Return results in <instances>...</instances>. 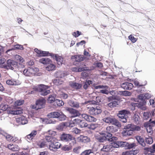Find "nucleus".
<instances>
[{"instance_id":"f257e3e1","label":"nucleus","mask_w":155,"mask_h":155,"mask_svg":"<svg viewBox=\"0 0 155 155\" xmlns=\"http://www.w3.org/2000/svg\"><path fill=\"white\" fill-rule=\"evenodd\" d=\"M124 129L122 134L124 136L127 137L132 135L134 131H140V128L139 126L131 124L124 126Z\"/></svg>"},{"instance_id":"f03ea898","label":"nucleus","mask_w":155,"mask_h":155,"mask_svg":"<svg viewBox=\"0 0 155 155\" xmlns=\"http://www.w3.org/2000/svg\"><path fill=\"white\" fill-rule=\"evenodd\" d=\"M47 116L49 118H57L60 121L66 120L67 118L66 116L61 111H54L48 114Z\"/></svg>"},{"instance_id":"7ed1b4c3","label":"nucleus","mask_w":155,"mask_h":155,"mask_svg":"<svg viewBox=\"0 0 155 155\" xmlns=\"http://www.w3.org/2000/svg\"><path fill=\"white\" fill-rule=\"evenodd\" d=\"M61 140L64 142L69 143V144L74 145L76 143L75 138L70 134H62L60 137Z\"/></svg>"},{"instance_id":"20e7f679","label":"nucleus","mask_w":155,"mask_h":155,"mask_svg":"<svg viewBox=\"0 0 155 155\" xmlns=\"http://www.w3.org/2000/svg\"><path fill=\"white\" fill-rule=\"evenodd\" d=\"M49 86L44 85H41L40 86L35 88V90L31 91V94L34 93V91H37L41 95L45 96L50 93V91L48 89Z\"/></svg>"},{"instance_id":"39448f33","label":"nucleus","mask_w":155,"mask_h":155,"mask_svg":"<svg viewBox=\"0 0 155 155\" xmlns=\"http://www.w3.org/2000/svg\"><path fill=\"white\" fill-rule=\"evenodd\" d=\"M112 136L111 133L102 132L99 133V134L95 135V137L98 142L102 143L108 141V137H110Z\"/></svg>"},{"instance_id":"423d86ee","label":"nucleus","mask_w":155,"mask_h":155,"mask_svg":"<svg viewBox=\"0 0 155 155\" xmlns=\"http://www.w3.org/2000/svg\"><path fill=\"white\" fill-rule=\"evenodd\" d=\"M130 112L126 110H123L119 111L117 116L120 118V120L123 123L127 122L128 115L130 114Z\"/></svg>"},{"instance_id":"0eeeda50","label":"nucleus","mask_w":155,"mask_h":155,"mask_svg":"<svg viewBox=\"0 0 155 155\" xmlns=\"http://www.w3.org/2000/svg\"><path fill=\"white\" fill-rule=\"evenodd\" d=\"M103 121L107 124H110L120 127H121L120 123L116 119L112 117H107L102 119Z\"/></svg>"},{"instance_id":"6e6552de","label":"nucleus","mask_w":155,"mask_h":155,"mask_svg":"<svg viewBox=\"0 0 155 155\" xmlns=\"http://www.w3.org/2000/svg\"><path fill=\"white\" fill-rule=\"evenodd\" d=\"M45 100L44 98L39 99L36 101L35 104L32 106V108L36 110L43 108L45 107Z\"/></svg>"},{"instance_id":"1a4fd4ad","label":"nucleus","mask_w":155,"mask_h":155,"mask_svg":"<svg viewBox=\"0 0 155 155\" xmlns=\"http://www.w3.org/2000/svg\"><path fill=\"white\" fill-rule=\"evenodd\" d=\"M18 63L15 61L10 59L8 60L7 61V64L5 65V69L13 70L18 68Z\"/></svg>"},{"instance_id":"9d476101","label":"nucleus","mask_w":155,"mask_h":155,"mask_svg":"<svg viewBox=\"0 0 155 155\" xmlns=\"http://www.w3.org/2000/svg\"><path fill=\"white\" fill-rule=\"evenodd\" d=\"M61 145V143L57 141L55 139V140L49 143V149L51 151L56 152L60 148Z\"/></svg>"},{"instance_id":"9b49d317","label":"nucleus","mask_w":155,"mask_h":155,"mask_svg":"<svg viewBox=\"0 0 155 155\" xmlns=\"http://www.w3.org/2000/svg\"><path fill=\"white\" fill-rule=\"evenodd\" d=\"M65 110L72 115L71 116V118L79 117L81 115L78 110L72 108L66 107Z\"/></svg>"},{"instance_id":"f8f14e48","label":"nucleus","mask_w":155,"mask_h":155,"mask_svg":"<svg viewBox=\"0 0 155 155\" xmlns=\"http://www.w3.org/2000/svg\"><path fill=\"white\" fill-rule=\"evenodd\" d=\"M102 110L99 106L92 107L90 108L88 110V112L92 115H97L101 113Z\"/></svg>"},{"instance_id":"ddd939ff","label":"nucleus","mask_w":155,"mask_h":155,"mask_svg":"<svg viewBox=\"0 0 155 155\" xmlns=\"http://www.w3.org/2000/svg\"><path fill=\"white\" fill-rule=\"evenodd\" d=\"M68 104L69 105L72 107L79 109L80 111L82 110L80 103L75 101L72 99L69 100L68 101Z\"/></svg>"},{"instance_id":"4468645a","label":"nucleus","mask_w":155,"mask_h":155,"mask_svg":"<svg viewBox=\"0 0 155 155\" xmlns=\"http://www.w3.org/2000/svg\"><path fill=\"white\" fill-rule=\"evenodd\" d=\"M145 103H146V102L145 101H143L141 102H139V103H131V105L134 107L132 108V110H134L135 109V107H137L142 110H145L146 109V107L145 106Z\"/></svg>"},{"instance_id":"2eb2a0df","label":"nucleus","mask_w":155,"mask_h":155,"mask_svg":"<svg viewBox=\"0 0 155 155\" xmlns=\"http://www.w3.org/2000/svg\"><path fill=\"white\" fill-rule=\"evenodd\" d=\"M81 116L82 118H84L85 120L89 122H95L97 120V119L94 117L89 115L86 114H82Z\"/></svg>"},{"instance_id":"dca6fc26","label":"nucleus","mask_w":155,"mask_h":155,"mask_svg":"<svg viewBox=\"0 0 155 155\" xmlns=\"http://www.w3.org/2000/svg\"><path fill=\"white\" fill-rule=\"evenodd\" d=\"M121 87L125 90H130L134 87L133 85L131 83L125 82L121 84L120 85Z\"/></svg>"},{"instance_id":"f3484780","label":"nucleus","mask_w":155,"mask_h":155,"mask_svg":"<svg viewBox=\"0 0 155 155\" xmlns=\"http://www.w3.org/2000/svg\"><path fill=\"white\" fill-rule=\"evenodd\" d=\"M78 139L80 142L84 143H89L91 141L90 138L89 137L83 135H81L78 137Z\"/></svg>"},{"instance_id":"a211bd4d","label":"nucleus","mask_w":155,"mask_h":155,"mask_svg":"<svg viewBox=\"0 0 155 155\" xmlns=\"http://www.w3.org/2000/svg\"><path fill=\"white\" fill-rule=\"evenodd\" d=\"M24 48L22 45L16 44L14 45V48H12L11 49L8 50L5 52V53L9 55H10L9 52L12 51L14 50L15 49H19L20 50H23L24 49Z\"/></svg>"},{"instance_id":"6ab92c4d","label":"nucleus","mask_w":155,"mask_h":155,"mask_svg":"<svg viewBox=\"0 0 155 155\" xmlns=\"http://www.w3.org/2000/svg\"><path fill=\"white\" fill-rule=\"evenodd\" d=\"M7 147L13 151H17L19 150V147L18 146L11 143L8 144Z\"/></svg>"},{"instance_id":"aec40b11","label":"nucleus","mask_w":155,"mask_h":155,"mask_svg":"<svg viewBox=\"0 0 155 155\" xmlns=\"http://www.w3.org/2000/svg\"><path fill=\"white\" fill-rule=\"evenodd\" d=\"M69 85L72 88L77 90L80 89L82 86L81 84L72 81L69 82Z\"/></svg>"},{"instance_id":"412c9836","label":"nucleus","mask_w":155,"mask_h":155,"mask_svg":"<svg viewBox=\"0 0 155 155\" xmlns=\"http://www.w3.org/2000/svg\"><path fill=\"white\" fill-rule=\"evenodd\" d=\"M39 62L43 64H50L51 62V59L48 58H43L40 59Z\"/></svg>"},{"instance_id":"4be33fe9","label":"nucleus","mask_w":155,"mask_h":155,"mask_svg":"<svg viewBox=\"0 0 155 155\" xmlns=\"http://www.w3.org/2000/svg\"><path fill=\"white\" fill-rule=\"evenodd\" d=\"M22 113V110L21 109H16L14 110H9L8 113L13 115L20 114Z\"/></svg>"},{"instance_id":"5701e85b","label":"nucleus","mask_w":155,"mask_h":155,"mask_svg":"<svg viewBox=\"0 0 155 155\" xmlns=\"http://www.w3.org/2000/svg\"><path fill=\"white\" fill-rule=\"evenodd\" d=\"M136 139L139 143L143 147L146 146V144L144 142V139L141 137L137 136L136 137Z\"/></svg>"},{"instance_id":"b1692460","label":"nucleus","mask_w":155,"mask_h":155,"mask_svg":"<svg viewBox=\"0 0 155 155\" xmlns=\"http://www.w3.org/2000/svg\"><path fill=\"white\" fill-rule=\"evenodd\" d=\"M107 133H114L117 131V128L114 127L113 126H108L106 128Z\"/></svg>"},{"instance_id":"393cba45","label":"nucleus","mask_w":155,"mask_h":155,"mask_svg":"<svg viewBox=\"0 0 155 155\" xmlns=\"http://www.w3.org/2000/svg\"><path fill=\"white\" fill-rule=\"evenodd\" d=\"M112 150L110 144L104 145L103 147L101 149V151L104 152L111 151Z\"/></svg>"},{"instance_id":"a878e982","label":"nucleus","mask_w":155,"mask_h":155,"mask_svg":"<svg viewBox=\"0 0 155 155\" xmlns=\"http://www.w3.org/2000/svg\"><path fill=\"white\" fill-rule=\"evenodd\" d=\"M72 58H74L76 62H80L81 61H83L84 58L83 55H78L74 56Z\"/></svg>"},{"instance_id":"bb28decb","label":"nucleus","mask_w":155,"mask_h":155,"mask_svg":"<svg viewBox=\"0 0 155 155\" xmlns=\"http://www.w3.org/2000/svg\"><path fill=\"white\" fill-rule=\"evenodd\" d=\"M28 68L31 72L33 73L32 74L33 76L36 75L37 73L39 71V69L38 68L34 67H29Z\"/></svg>"},{"instance_id":"cd10ccee","label":"nucleus","mask_w":155,"mask_h":155,"mask_svg":"<svg viewBox=\"0 0 155 155\" xmlns=\"http://www.w3.org/2000/svg\"><path fill=\"white\" fill-rule=\"evenodd\" d=\"M93 154H94V150L91 149L86 150L81 154V155H93Z\"/></svg>"},{"instance_id":"c85d7f7f","label":"nucleus","mask_w":155,"mask_h":155,"mask_svg":"<svg viewBox=\"0 0 155 155\" xmlns=\"http://www.w3.org/2000/svg\"><path fill=\"white\" fill-rule=\"evenodd\" d=\"M18 119L20 123L22 124H26L28 122V120L25 117H20Z\"/></svg>"},{"instance_id":"c756f323","label":"nucleus","mask_w":155,"mask_h":155,"mask_svg":"<svg viewBox=\"0 0 155 155\" xmlns=\"http://www.w3.org/2000/svg\"><path fill=\"white\" fill-rule=\"evenodd\" d=\"M65 75V73L61 71H58L55 74V76L59 78H62Z\"/></svg>"},{"instance_id":"7c9ffc66","label":"nucleus","mask_w":155,"mask_h":155,"mask_svg":"<svg viewBox=\"0 0 155 155\" xmlns=\"http://www.w3.org/2000/svg\"><path fill=\"white\" fill-rule=\"evenodd\" d=\"M23 74L26 76L32 77L33 76L32 74L33 73H32L30 71L29 68L25 69L23 71Z\"/></svg>"},{"instance_id":"2f4dec72","label":"nucleus","mask_w":155,"mask_h":155,"mask_svg":"<svg viewBox=\"0 0 155 155\" xmlns=\"http://www.w3.org/2000/svg\"><path fill=\"white\" fill-rule=\"evenodd\" d=\"M144 150L150 153H155V144L152 145V147H145Z\"/></svg>"},{"instance_id":"473e14b6","label":"nucleus","mask_w":155,"mask_h":155,"mask_svg":"<svg viewBox=\"0 0 155 155\" xmlns=\"http://www.w3.org/2000/svg\"><path fill=\"white\" fill-rule=\"evenodd\" d=\"M140 117L139 115L136 114H134L132 117L133 121L136 124H138L139 123V119Z\"/></svg>"},{"instance_id":"72a5a7b5","label":"nucleus","mask_w":155,"mask_h":155,"mask_svg":"<svg viewBox=\"0 0 155 155\" xmlns=\"http://www.w3.org/2000/svg\"><path fill=\"white\" fill-rule=\"evenodd\" d=\"M79 125L81 128H84L86 127H88V124H87L85 121L83 120H81L79 122Z\"/></svg>"},{"instance_id":"f704fd0d","label":"nucleus","mask_w":155,"mask_h":155,"mask_svg":"<svg viewBox=\"0 0 155 155\" xmlns=\"http://www.w3.org/2000/svg\"><path fill=\"white\" fill-rule=\"evenodd\" d=\"M55 57V59L57 62L58 64L59 65H61L63 62V58L58 55H56Z\"/></svg>"},{"instance_id":"c9c22d12","label":"nucleus","mask_w":155,"mask_h":155,"mask_svg":"<svg viewBox=\"0 0 155 155\" xmlns=\"http://www.w3.org/2000/svg\"><path fill=\"white\" fill-rule=\"evenodd\" d=\"M55 65L53 64H51L48 65L46 67V69L48 71H52L55 70Z\"/></svg>"},{"instance_id":"e433bc0d","label":"nucleus","mask_w":155,"mask_h":155,"mask_svg":"<svg viewBox=\"0 0 155 155\" xmlns=\"http://www.w3.org/2000/svg\"><path fill=\"white\" fill-rule=\"evenodd\" d=\"M80 120L81 119L78 118L73 119V118H71V120L70 122V125L72 124H73L74 125L76 124H78L79 125Z\"/></svg>"},{"instance_id":"4c0bfd02","label":"nucleus","mask_w":155,"mask_h":155,"mask_svg":"<svg viewBox=\"0 0 155 155\" xmlns=\"http://www.w3.org/2000/svg\"><path fill=\"white\" fill-rule=\"evenodd\" d=\"M119 93L121 95L125 96H130L132 94L130 92L127 91H120Z\"/></svg>"},{"instance_id":"58836bf2","label":"nucleus","mask_w":155,"mask_h":155,"mask_svg":"<svg viewBox=\"0 0 155 155\" xmlns=\"http://www.w3.org/2000/svg\"><path fill=\"white\" fill-rule=\"evenodd\" d=\"M8 108V105L7 104H1L0 105V110H1L3 111H5L8 110V111L9 110Z\"/></svg>"},{"instance_id":"ea45409f","label":"nucleus","mask_w":155,"mask_h":155,"mask_svg":"<svg viewBox=\"0 0 155 155\" xmlns=\"http://www.w3.org/2000/svg\"><path fill=\"white\" fill-rule=\"evenodd\" d=\"M46 140L48 142L51 143L54 140H55V138L52 136L49 135L46 136L45 137Z\"/></svg>"},{"instance_id":"a19ab883","label":"nucleus","mask_w":155,"mask_h":155,"mask_svg":"<svg viewBox=\"0 0 155 155\" xmlns=\"http://www.w3.org/2000/svg\"><path fill=\"white\" fill-rule=\"evenodd\" d=\"M56 100L54 95H50L48 98V101L50 103H52L54 102H55Z\"/></svg>"},{"instance_id":"79ce46f5","label":"nucleus","mask_w":155,"mask_h":155,"mask_svg":"<svg viewBox=\"0 0 155 155\" xmlns=\"http://www.w3.org/2000/svg\"><path fill=\"white\" fill-rule=\"evenodd\" d=\"M73 145L70 144V146H68V145L62 147V150L65 151H68L72 149V146Z\"/></svg>"},{"instance_id":"37998d69","label":"nucleus","mask_w":155,"mask_h":155,"mask_svg":"<svg viewBox=\"0 0 155 155\" xmlns=\"http://www.w3.org/2000/svg\"><path fill=\"white\" fill-rule=\"evenodd\" d=\"M94 88L97 89H108L109 88L108 86L107 85H99L94 86Z\"/></svg>"},{"instance_id":"c03bdc74","label":"nucleus","mask_w":155,"mask_h":155,"mask_svg":"<svg viewBox=\"0 0 155 155\" xmlns=\"http://www.w3.org/2000/svg\"><path fill=\"white\" fill-rule=\"evenodd\" d=\"M145 141L148 144H151L153 142V140L152 137H146Z\"/></svg>"},{"instance_id":"a18cd8bd","label":"nucleus","mask_w":155,"mask_h":155,"mask_svg":"<svg viewBox=\"0 0 155 155\" xmlns=\"http://www.w3.org/2000/svg\"><path fill=\"white\" fill-rule=\"evenodd\" d=\"M119 141H117L116 142H113L110 144L111 146L112 147V149L114 148H118L120 147V144H119Z\"/></svg>"},{"instance_id":"49530a36","label":"nucleus","mask_w":155,"mask_h":155,"mask_svg":"<svg viewBox=\"0 0 155 155\" xmlns=\"http://www.w3.org/2000/svg\"><path fill=\"white\" fill-rule=\"evenodd\" d=\"M87 69L84 68H80L75 67L73 69V71L76 72H80L84 71V70Z\"/></svg>"},{"instance_id":"de8ad7c7","label":"nucleus","mask_w":155,"mask_h":155,"mask_svg":"<svg viewBox=\"0 0 155 155\" xmlns=\"http://www.w3.org/2000/svg\"><path fill=\"white\" fill-rule=\"evenodd\" d=\"M119 144H120V147H124L127 148L128 142L126 141H119Z\"/></svg>"},{"instance_id":"09e8293b","label":"nucleus","mask_w":155,"mask_h":155,"mask_svg":"<svg viewBox=\"0 0 155 155\" xmlns=\"http://www.w3.org/2000/svg\"><path fill=\"white\" fill-rule=\"evenodd\" d=\"M6 83L9 85H14L16 84V82L13 80H9L6 81Z\"/></svg>"},{"instance_id":"8fccbe9b","label":"nucleus","mask_w":155,"mask_h":155,"mask_svg":"<svg viewBox=\"0 0 155 155\" xmlns=\"http://www.w3.org/2000/svg\"><path fill=\"white\" fill-rule=\"evenodd\" d=\"M98 127L97 124H91L90 125H88V128L90 129L94 130Z\"/></svg>"},{"instance_id":"3c124183","label":"nucleus","mask_w":155,"mask_h":155,"mask_svg":"<svg viewBox=\"0 0 155 155\" xmlns=\"http://www.w3.org/2000/svg\"><path fill=\"white\" fill-rule=\"evenodd\" d=\"M53 83L55 85H59L62 84L63 81L59 79H57L53 81Z\"/></svg>"},{"instance_id":"603ef678","label":"nucleus","mask_w":155,"mask_h":155,"mask_svg":"<svg viewBox=\"0 0 155 155\" xmlns=\"http://www.w3.org/2000/svg\"><path fill=\"white\" fill-rule=\"evenodd\" d=\"M4 136L5 137L6 139L8 141H12V136L11 135L8 134L6 133Z\"/></svg>"},{"instance_id":"864d4df0","label":"nucleus","mask_w":155,"mask_h":155,"mask_svg":"<svg viewBox=\"0 0 155 155\" xmlns=\"http://www.w3.org/2000/svg\"><path fill=\"white\" fill-rule=\"evenodd\" d=\"M150 114L149 112H144L143 114V118L147 120L150 117Z\"/></svg>"},{"instance_id":"5fc2aeb1","label":"nucleus","mask_w":155,"mask_h":155,"mask_svg":"<svg viewBox=\"0 0 155 155\" xmlns=\"http://www.w3.org/2000/svg\"><path fill=\"white\" fill-rule=\"evenodd\" d=\"M138 99L140 100V102H141L143 101H145V96L144 94H140L138 96Z\"/></svg>"},{"instance_id":"6e6d98bb","label":"nucleus","mask_w":155,"mask_h":155,"mask_svg":"<svg viewBox=\"0 0 155 155\" xmlns=\"http://www.w3.org/2000/svg\"><path fill=\"white\" fill-rule=\"evenodd\" d=\"M55 102L57 104L58 106H59L64 105V103L62 100H60L56 99Z\"/></svg>"},{"instance_id":"4d7b16f0","label":"nucleus","mask_w":155,"mask_h":155,"mask_svg":"<svg viewBox=\"0 0 155 155\" xmlns=\"http://www.w3.org/2000/svg\"><path fill=\"white\" fill-rule=\"evenodd\" d=\"M50 54L48 51H42L41 54H40L41 57L49 56V54Z\"/></svg>"},{"instance_id":"13d9d810","label":"nucleus","mask_w":155,"mask_h":155,"mask_svg":"<svg viewBox=\"0 0 155 155\" xmlns=\"http://www.w3.org/2000/svg\"><path fill=\"white\" fill-rule=\"evenodd\" d=\"M128 38L133 43H135L137 41V39L135 38L132 35H130L128 37Z\"/></svg>"},{"instance_id":"bf43d9fd","label":"nucleus","mask_w":155,"mask_h":155,"mask_svg":"<svg viewBox=\"0 0 155 155\" xmlns=\"http://www.w3.org/2000/svg\"><path fill=\"white\" fill-rule=\"evenodd\" d=\"M46 144L45 141H42L41 142L38 143V146L40 148H44Z\"/></svg>"},{"instance_id":"052dcab7","label":"nucleus","mask_w":155,"mask_h":155,"mask_svg":"<svg viewBox=\"0 0 155 155\" xmlns=\"http://www.w3.org/2000/svg\"><path fill=\"white\" fill-rule=\"evenodd\" d=\"M81 35V32H80L78 31L76 32H74L72 33V35L75 38L78 37L79 35Z\"/></svg>"},{"instance_id":"680f3d73","label":"nucleus","mask_w":155,"mask_h":155,"mask_svg":"<svg viewBox=\"0 0 155 155\" xmlns=\"http://www.w3.org/2000/svg\"><path fill=\"white\" fill-rule=\"evenodd\" d=\"M108 141L111 142L112 141L113 142H115V141H116L117 139V137H112V136L111 137H108Z\"/></svg>"},{"instance_id":"e2e57ef3","label":"nucleus","mask_w":155,"mask_h":155,"mask_svg":"<svg viewBox=\"0 0 155 155\" xmlns=\"http://www.w3.org/2000/svg\"><path fill=\"white\" fill-rule=\"evenodd\" d=\"M130 155H135L137 154L139 152L138 150H130Z\"/></svg>"},{"instance_id":"0e129e2a","label":"nucleus","mask_w":155,"mask_h":155,"mask_svg":"<svg viewBox=\"0 0 155 155\" xmlns=\"http://www.w3.org/2000/svg\"><path fill=\"white\" fill-rule=\"evenodd\" d=\"M136 146V144L134 143H129L128 142L127 149H130L133 148Z\"/></svg>"},{"instance_id":"69168bd1","label":"nucleus","mask_w":155,"mask_h":155,"mask_svg":"<svg viewBox=\"0 0 155 155\" xmlns=\"http://www.w3.org/2000/svg\"><path fill=\"white\" fill-rule=\"evenodd\" d=\"M73 132L76 134H78L81 133V130L77 128H74L73 129Z\"/></svg>"},{"instance_id":"338daca9","label":"nucleus","mask_w":155,"mask_h":155,"mask_svg":"<svg viewBox=\"0 0 155 155\" xmlns=\"http://www.w3.org/2000/svg\"><path fill=\"white\" fill-rule=\"evenodd\" d=\"M100 93L106 94H109V91L107 89H104L100 90Z\"/></svg>"},{"instance_id":"774afa93","label":"nucleus","mask_w":155,"mask_h":155,"mask_svg":"<svg viewBox=\"0 0 155 155\" xmlns=\"http://www.w3.org/2000/svg\"><path fill=\"white\" fill-rule=\"evenodd\" d=\"M81 148V147L80 146L76 147L73 149V151L76 153H78Z\"/></svg>"}]
</instances>
